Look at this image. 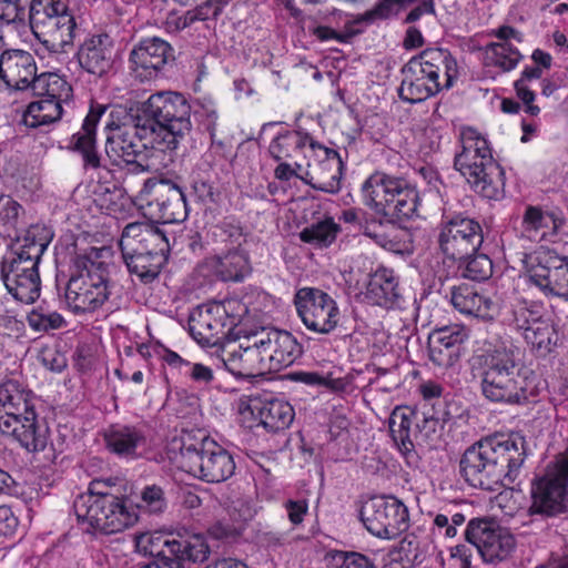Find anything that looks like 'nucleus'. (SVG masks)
<instances>
[{
    "label": "nucleus",
    "mask_w": 568,
    "mask_h": 568,
    "mask_svg": "<svg viewBox=\"0 0 568 568\" xmlns=\"http://www.w3.org/2000/svg\"><path fill=\"white\" fill-rule=\"evenodd\" d=\"M526 456V440L519 434L486 437L465 450L460 474L471 487L495 491L517 481Z\"/></svg>",
    "instance_id": "obj_1"
},
{
    "label": "nucleus",
    "mask_w": 568,
    "mask_h": 568,
    "mask_svg": "<svg viewBox=\"0 0 568 568\" xmlns=\"http://www.w3.org/2000/svg\"><path fill=\"white\" fill-rule=\"evenodd\" d=\"M471 371L480 377V388L486 399L510 405L528 402L519 348L511 341L489 344L475 354Z\"/></svg>",
    "instance_id": "obj_2"
},
{
    "label": "nucleus",
    "mask_w": 568,
    "mask_h": 568,
    "mask_svg": "<svg viewBox=\"0 0 568 568\" xmlns=\"http://www.w3.org/2000/svg\"><path fill=\"white\" fill-rule=\"evenodd\" d=\"M399 97L418 103L453 87L458 75L457 61L444 49H428L412 58L403 68Z\"/></svg>",
    "instance_id": "obj_3"
},
{
    "label": "nucleus",
    "mask_w": 568,
    "mask_h": 568,
    "mask_svg": "<svg viewBox=\"0 0 568 568\" xmlns=\"http://www.w3.org/2000/svg\"><path fill=\"white\" fill-rule=\"evenodd\" d=\"M462 151L455 166L475 192L488 200L499 201L505 195V171L493 158L487 139L473 128L462 131Z\"/></svg>",
    "instance_id": "obj_4"
},
{
    "label": "nucleus",
    "mask_w": 568,
    "mask_h": 568,
    "mask_svg": "<svg viewBox=\"0 0 568 568\" xmlns=\"http://www.w3.org/2000/svg\"><path fill=\"white\" fill-rule=\"evenodd\" d=\"M101 483H91L87 493L73 501L78 523L89 534L120 532L138 521L136 507L126 498L100 489Z\"/></svg>",
    "instance_id": "obj_5"
},
{
    "label": "nucleus",
    "mask_w": 568,
    "mask_h": 568,
    "mask_svg": "<svg viewBox=\"0 0 568 568\" xmlns=\"http://www.w3.org/2000/svg\"><path fill=\"white\" fill-rule=\"evenodd\" d=\"M136 115L153 126L156 140L165 151L175 150L192 128L191 106L178 92L162 91L150 95Z\"/></svg>",
    "instance_id": "obj_6"
},
{
    "label": "nucleus",
    "mask_w": 568,
    "mask_h": 568,
    "mask_svg": "<svg viewBox=\"0 0 568 568\" xmlns=\"http://www.w3.org/2000/svg\"><path fill=\"white\" fill-rule=\"evenodd\" d=\"M275 161L277 165L274 175L277 180L298 179L326 193H335L339 190L344 164L334 149L323 144H311V155L306 160L291 158Z\"/></svg>",
    "instance_id": "obj_7"
},
{
    "label": "nucleus",
    "mask_w": 568,
    "mask_h": 568,
    "mask_svg": "<svg viewBox=\"0 0 568 568\" xmlns=\"http://www.w3.org/2000/svg\"><path fill=\"white\" fill-rule=\"evenodd\" d=\"M363 203L386 222L410 219L417 211L418 192L406 180L381 172L362 185Z\"/></svg>",
    "instance_id": "obj_8"
},
{
    "label": "nucleus",
    "mask_w": 568,
    "mask_h": 568,
    "mask_svg": "<svg viewBox=\"0 0 568 568\" xmlns=\"http://www.w3.org/2000/svg\"><path fill=\"white\" fill-rule=\"evenodd\" d=\"M529 499L527 515L530 524L535 523V516L549 519L568 510V448L531 479Z\"/></svg>",
    "instance_id": "obj_9"
},
{
    "label": "nucleus",
    "mask_w": 568,
    "mask_h": 568,
    "mask_svg": "<svg viewBox=\"0 0 568 568\" xmlns=\"http://www.w3.org/2000/svg\"><path fill=\"white\" fill-rule=\"evenodd\" d=\"M105 130V152L116 165L134 164L136 169L144 171L145 165L140 159L148 149L165 151L156 140L153 126L145 123L141 115H134L121 124L109 122Z\"/></svg>",
    "instance_id": "obj_10"
},
{
    "label": "nucleus",
    "mask_w": 568,
    "mask_h": 568,
    "mask_svg": "<svg viewBox=\"0 0 568 568\" xmlns=\"http://www.w3.org/2000/svg\"><path fill=\"white\" fill-rule=\"evenodd\" d=\"M438 426L439 419L433 414L409 406H396L388 419L392 439L410 466L419 460L416 447L433 443Z\"/></svg>",
    "instance_id": "obj_11"
},
{
    "label": "nucleus",
    "mask_w": 568,
    "mask_h": 568,
    "mask_svg": "<svg viewBox=\"0 0 568 568\" xmlns=\"http://www.w3.org/2000/svg\"><path fill=\"white\" fill-rule=\"evenodd\" d=\"M178 462L185 473L206 483L225 481L235 471L232 454L207 437L197 443H183Z\"/></svg>",
    "instance_id": "obj_12"
},
{
    "label": "nucleus",
    "mask_w": 568,
    "mask_h": 568,
    "mask_svg": "<svg viewBox=\"0 0 568 568\" xmlns=\"http://www.w3.org/2000/svg\"><path fill=\"white\" fill-rule=\"evenodd\" d=\"M30 26L34 36L51 51L62 50L73 41L74 18L61 0H32Z\"/></svg>",
    "instance_id": "obj_13"
},
{
    "label": "nucleus",
    "mask_w": 568,
    "mask_h": 568,
    "mask_svg": "<svg viewBox=\"0 0 568 568\" xmlns=\"http://www.w3.org/2000/svg\"><path fill=\"white\" fill-rule=\"evenodd\" d=\"M133 202L145 217L159 223H178L187 216L183 191L168 180H146Z\"/></svg>",
    "instance_id": "obj_14"
},
{
    "label": "nucleus",
    "mask_w": 568,
    "mask_h": 568,
    "mask_svg": "<svg viewBox=\"0 0 568 568\" xmlns=\"http://www.w3.org/2000/svg\"><path fill=\"white\" fill-rule=\"evenodd\" d=\"M38 100L31 102L23 113L27 126L38 128L59 120L62 115V104L72 94L69 83L57 73H42L32 88Z\"/></svg>",
    "instance_id": "obj_15"
},
{
    "label": "nucleus",
    "mask_w": 568,
    "mask_h": 568,
    "mask_svg": "<svg viewBox=\"0 0 568 568\" xmlns=\"http://www.w3.org/2000/svg\"><path fill=\"white\" fill-rule=\"evenodd\" d=\"M361 520L374 536L394 539L409 528L407 506L393 495L374 496L361 509Z\"/></svg>",
    "instance_id": "obj_16"
},
{
    "label": "nucleus",
    "mask_w": 568,
    "mask_h": 568,
    "mask_svg": "<svg viewBox=\"0 0 568 568\" xmlns=\"http://www.w3.org/2000/svg\"><path fill=\"white\" fill-rule=\"evenodd\" d=\"M37 405H30L28 413L14 412L12 415L0 417V429L11 435L26 450L43 454V465L54 463L57 455L49 442V427L38 418Z\"/></svg>",
    "instance_id": "obj_17"
},
{
    "label": "nucleus",
    "mask_w": 568,
    "mask_h": 568,
    "mask_svg": "<svg viewBox=\"0 0 568 568\" xmlns=\"http://www.w3.org/2000/svg\"><path fill=\"white\" fill-rule=\"evenodd\" d=\"M465 538L476 547L484 562L491 565L507 560L516 547L513 534L489 518L469 520Z\"/></svg>",
    "instance_id": "obj_18"
},
{
    "label": "nucleus",
    "mask_w": 568,
    "mask_h": 568,
    "mask_svg": "<svg viewBox=\"0 0 568 568\" xmlns=\"http://www.w3.org/2000/svg\"><path fill=\"white\" fill-rule=\"evenodd\" d=\"M439 248L449 267L474 255L483 243L480 224L469 217L455 216L445 222L439 232Z\"/></svg>",
    "instance_id": "obj_19"
},
{
    "label": "nucleus",
    "mask_w": 568,
    "mask_h": 568,
    "mask_svg": "<svg viewBox=\"0 0 568 568\" xmlns=\"http://www.w3.org/2000/svg\"><path fill=\"white\" fill-rule=\"evenodd\" d=\"M294 305L305 327L317 334H329L339 321L335 300L315 286H303L294 296Z\"/></svg>",
    "instance_id": "obj_20"
},
{
    "label": "nucleus",
    "mask_w": 568,
    "mask_h": 568,
    "mask_svg": "<svg viewBox=\"0 0 568 568\" xmlns=\"http://www.w3.org/2000/svg\"><path fill=\"white\" fill-rule=\"evenodd\" d=\"M165 549L159 550L152 564L156 568H195L209 560L211 549L206 538L201 534H193L180 539L166 538L163 540Z\"/></svg>",
    "instance_id": "obj_21"
},
{
    "label": "nucleus",
    "mask_w": 568,
    "mask_h": 568,
    "mask_svg": "<svg viewBox=\"0 0 568 568\" xmlns=\"http://www.w3.org/2000/svg\"><path fill=\"white\" fill-rule=\"evenodd\" d=\"M115 270L112 247H91L72 263L68 284H111Z\"/></svg>",
    "instance_id": "obj_22"
},
{
    "label": "nucleus",
    "mask_w": 568,
    "mask_h": 568,
    "mask_svg": "<svg viewBox=\"0 0 568 568\" xmlns=\"http://www.w3.org/2000/svg\"><path fill=\"white\" fill-rule=\"evenodd\" d=\"M467 339L466 327L458 324L434 329L428 337L429 359L438 367H454L464 353Z\"/></svg>",
    "instance_id": "obj_23"
},
{
    "label": "nucleus",
    "mask_w": 568,
    "mask_h": 568,
    "mask_svg": "<svg viewBox=\"0 0 568 568\" xmlns=\"http://www.w3.org/2000/svg\"><path fill=\"white\" fill-rule=\"evenodd\" d=\"M523 278L530 284H568V258L550 250L535 251L524 260Z\"/></svg>",
    "instance_id": "obj_24"
},
{
    "label": "nucleus",
    "mask_w": 568,
    "mask_h": 568,
    "mask_svg": "<svg viewBox=\"0 0 568 568\" xmlns=\"http://www.w3.org/2000/svg\"><path fill=\"white\" fill-rule=\"evenodd\" d=\"M172 58L171 45L160 38L143 39L130 53V69L141 81L155 78Z\"/></svg>",
    "instance_id": "obj_25"
},
{
    "label": "nucleus",
    "mask_w": 568,
    "mask_h": 568,
    "mask_svg": "<svg viewBox=\"0 0 568 568\" xmlns=\"http://www.w3.org/2000/svg\"><path fill=\"white\" fill-rule=\"evenodd\" d=\"M105 447L121 458H140L149 446L148 429L142 424H112L103 434Z\"/></svg>",
    "instance_id": "obj_26"
},
{
    "label": "nucleus",
    "mask_w": 568,
    "mask_h": 568,
    "mask_svg": "<svg viewBox=\"0 0 568 568\" xmlns=\"http://www.w3.org/2000/svg\"><path fill=\"white\" fill-rule=\"evenodd\" d=\"M120 248L123 258H131L140 252L168 253L169 241L159 226L148 222H134L124 227Z\"/></svg>",
    "instance_id": "obj_27"
},
{
    "label": "nucleus",
    "mask_w": 568,
    "mask_h": 568,
    "mask_svg": "<svg viewBox=\"0 0 568 568\" xmlns=\"http://www.w3.org/2000/svg\"><path fill=\"white\" fill-rule=\"evenodd\" d=\"M104 111L105 108L102 105L91 108L79 131L73 133L68 142V149L81 156L85 171L102 169V158L97 145V128Z\"/></svg>",
    "instance_id": "obj_28"
},
{
    "label": "nucleus",
    "mask_w": 568,
    "mask_h": 568,
    "mask_svg": "<svg viewBox=\"0 0 568 568\" xmlns=\"http://www.w3.org/2000/svg\"><path fill=\"white\" fill-rule=\"evenodd\" d=\"M562 225V219L555 213L529 205L523 215L520 234L523 239L539 243L538 251L547 250L548 244H555L561 240L560 229Z\"/></svg>",
    "instance_id": "obj_29"
},
{
    "label": "nucleus",
    "mask_w": 568,
    "mask_h": 568,
    "mask_svg": "<svg viewBox=\"0 0 568 568\" xmlns=\"http://www.w3.org/2000/svg\"><path fill=\"white\" fill-rule=\"evenodd\" d=\"M0 78L10 89L34 88L38 80L33 55L24 50H7L0 54Z\"/></svg>",
    "instance_id": "obj_30"
},
{
    "label": "nucleus",
    "mask_w": 568,
    "mask_h": 568,
    "mask_svg": "<svg viewBox=\"0 0 568 568\" xmlns=\"http://www.w3.org/2000/svg\"><path fill=\"white\" fill-rule=\"evenodd\" d=\"M364 30L359 14L346 13L338 9L327 10L322 23L313 29V34L321 41L347 43Z\"/></svg>",
    "instance_id": "obj_31"
},
{
    "label": "nucleus",
    "mask_w": 568,
    "mask_h": 568,
    "mask_svg": "<svg viewBox=\"0 0 568 568\" xmlns=\"http://www.w3.org/2000/svg\"><path fill=\"white\" fill-rule=\"evenodd\" d=\"M192 337L201 345H216L227 341V329L221 315V307L200 306L189 317Z\"/></svg>",
    "instance_id": "obj_32"
},
{
    "label": "nucleus",
    "mask_w": 568,
    "mask_h": 568,
    "mask_svg": "<svg viewBox=\"0 0 568 568\" xmlns=\"http://www.w3.org/2000/svg\"><path fill=\"white\" fill-rule=\"evenodd\" d=\"M349 298L386 310H404L415 300L403 286H347Z\"/></svg>",
    "instance_id": "obj_33"
},
{
    "label": "nucleus",
    "mask_w": 568,
    "mask_h": 568,
    "mask_svg": "<svg viewBox=\"0 0 568 568\" xmlns=\"http://www.w3.org/2000/svg\"><path fill=\"white\" fill-rule=\"evenodd\" d=\"M234 271L221 268V256H207L201 261L193 271V278L199 282H241L251 273L248 260L245 254H235L229 262Z\"/></svg>",
    "instance_id": "obj_34"
},
{
    "label": "nucleus",
    "mask_w": 568,
    "mask_h": 568,
    "mask_svg": "<svg viewBox=\"0 0 568 568\" xmlns=\"http://www.w3.org/2000/svg\"><path fill=\"white\" fill-rule=\"evenodd\" d=\"M271 372L292 365L303 354L297 339L286 331L263 328Z\"/></svg>",
    "instance_id": "obj_35"
},
{
    "label": "nucleus",
    "mask_w": 568,
    "mask_h": 568,
    "mask_svg": "<svg viewBox=\"0 0 568 568\" xmlns=\"http://www.w3.org/2000/svg\"><path fill=\"white\" fill-rule=\"evenodd\" d=\"M499 295L500 291L490 296L476 290V286H453L452 303L462 313L493 317L500 312Z\"/></svg>",
    "instance_id": "obj_36"
},
{
    "label": "nucleus",
    "mask_w": 568,
    "mask_h": 568,
    "mask_svg": "<svg viewBox=\"0 0 568 568\" xmlns=\"http://www.w3.org/2000/svg\"><path fill=\"white\" fill-rule=\"evenodd\" d=\"M498 302L500 311L505 310L513 316V323L519 331H525L534 326L537 321H541V307L521 296L519 290L515 286H501Z\"/></svg>",
    "instance_id": "obj_37"
},
{
    "label": "nucleus",
    "mask_w": 568,
    "mask_h": 568,
    "mask_svg": "<svg viewBox=\"0 0 568 568\" xmlns=\"http://www.w3.org/2000/svg\"><path fill=\"white\" fill-rule=\"evenodd\" d=\"M112 40L108 34L87 38L78 50L80 65L89 73L102 75L112 63Z\"/></svg>",
    "instance_id": "obj_38"
},
{
    "label": "nucleus",
    "mask_w": 568,
    "mask_h": 568,
    "mask_svg": "<svg viewBox=\"0 0 568 568\" xmlns=\"http://www.w3.org/2000/svg\"><path fill=\"white\" fill-rule=\"evenodd\" d=\"M241 333H243L242 327L227 328V341L221 345L220 357L226 371L235 378L251 381L256 375L244 355V349L240 348Z\"/></svg>",
    "instance_id": "obj_39"
},
{
    "label": "nucleus",
    "mask_w": 568,
    "mask_h": 568,
    "mask_svg": "<svg viewBox=\"0 0 568 568\" xmlns=\"http://www.w3.org/2000/svg\"><path fill=\"white\" fill-rule=\"evenodd\" d=\"M311 144H320L306 132L285 131L277 134L271 142L268 151L274 160H290L311 155Z\"/></svg>",
    "instance_id": "obj_40"
},
{
    "label": "nucleus",
    "mask_w": 568,
    "mask_h": 568,
    "mask_svg": "<svg viewBox=\"0 0 568 568\" xmlns=\"http://www.w3.org/2000/svg\"><path fill=\"white\" fill-rule=\"evenodd\" d=\"M40 258L14 253L11 260L0 265V281L3 284L12 281L14 284H40L38 264Z\"/></svg>",
    "instance_id": "obj_41"
},
{
    "label": "nucleus",
    "mask_w": 568,
    "mask_h": 568,
    "mask_svg": "<svg viewBox=\"0 0 568 568\" xmlns=\"http://www.w3.org/2000/svg\"><path fill=\"white\" fill-rule=\"evenodd\" d=\"M63 290L65 303L75 313L93 312L108 298V286H57Z\"/></svg>",
    "instance_id": "obj_42"
},
{
    "label": "nucleus",
    "mask_w": 568,
    "mask_h": 568,
    "mask_svg": "<svg viewBox=\"0 0 568 568\" xmlns=\"http://www.w3.org/2000/svg\"><path fill=\"white\" fill-rule=\"evenodd\" d=\"M37 396L16 381L0 384V417L14 412L28 413L30 405H37Z\"/></svg>",
    "instance_id": "obj_43"
},
{
    "label": "nucleus",
    "mask_w": 568,
    "mask_h": 568,
    "mask_svg": "<svg viewBox=\"0 0 568 568\" xmlns=\"http://www.w3.org/2000/svg\"><path fill=\"white\" fill-rule=\"evenodd\" d=\"M292 405L280 398H271L261 404L258 408L260 422L265 429L277 433L290 427L294 420Z\"/></svg>",
    "instance_id": "obj_44"
},
{
    "label": "nucleus",
    "mask_w": 568,
    "mask_h": 568,
    "mask_svg": "<svg viewBox=\"0 0 568 568\" xmlns=\"http://www.w3.org/2000/svg\"><path fill=\"white\" fill-rule=\"evenodd\" d=\"M264 336L263 328L255 332H246L243 329L239 339L240 348L244 349V355L248 359L256 376L271 373Z\"/></svg>",
    "instance_id": "obj_45"
},
{
    "label": "nucleus",
    "mask_w": 568,
    "mask_h": 568,
    "mask_svg": "<svg viewBox=\"0 0 568 568\" xmlns=\"http://www.w3.org/2000/svg\"><path fill=\"white\" fill-rule=\"evenodd\" d=\"M53 234L43 224H33L23 234L16 235L14 253H23L36 258H41Z\"/></svg>",
    "instance_id": "obj_46"
},
{
    "label": "nucleus",
    "mask_w": 568,
    "mask_h": 568,
    "mask_svg": "<svg viewBox=\"0 0 568 568\" xmlns=\"http://www.w3.org/2000/svg\"><path fill=\"white\" fill-rule=\"evenodd\" d=\"M523 55L519 50L508 42H493L487 44L481 54L485 67L495 68L501 72L514 70Z\"/></svg>",
    "instance_id": "obj_47"
},
{
    "label": "nucleus",
    "mask_w": 568,
    "mask_h": 568,
    "mask_svg": "<svg viewBox=\"0 0 568 568\" xmlns=\"http://www.w3.org/2000/svg\"><path fill=\"white\" fill-rule=\"evenodd\" d=\"M524 338L538 356H546L557 345L558 333L549 318L537 321L523 332Z\"/></svg>",
    "instance_id": "obj_48"
},
{
    "label": "nucleus",
    "mask_w": 568,
    "mask_h": 568,
    "mask_svg": "<svg viewBox=\"0 0 568 568\" xmlns=\"http://www.w3.org/2000/svg\"><path fill=\"white\" fill-rule=\"evenodd\" d=\"M339 231V224L335 222L334 217L324 215L305 226L300 233V239L316 247H327L336 240Z\"/></svg>",
    "instance_id": "obj_49"
},
{
    "label": "nucleus",
    "mask_w": 568,
    "mask_h": 568,
    "mask_svg": "<svg viewBox=\"0 0 568 568\" xmlns=\"http://www.w3.org/2000/svg\"><path fill=\"white\" fill-rule=\"evenodd\" d=\"M165 254L140 252L131 256L132 263H130L129 258H123V261L130 274L136 275L142 281H152L159 274L160 266L165 260Z\"/></svg>",
    "instance_id": "obj_50"
},
{
    "label": "nucleus",
    "mask_w": 568,
    "mask_h": 568,
    "mask_svg": "<svg viewBox=\"0 0 568 568\" xmlns=\"http://www.w3.org/2000/svg\"><path fill=\"white\" fill-rule=\"evenodd\" d=\"M136 507V515L139 511H144L150 515H159L168 508V499L164 489L156 484L146 485L140 493V500L133 504Z\"/></svg>",
    "instance_id": "obj_51"
},
{
    "label": "nucleus",
    "mask_w": 568,
    "mask_h": 568,
    "mask_svg": "<svg viewBox=\"0 0 568 568\" xmlns=\"http://www.w3.org/2000/svg\"><path fill=\"white\" fill-rule=\"evenodd\" d=\"M542 69L540 67H527L521 73V78L515 82V90L517 97L524 103V111L529 115H537L540 112L539 106L532 104L535 100V93L529 88L528 82L537 80L541 77Z\"/></svg>",
    "instance_id": "obj_52"
},
{
    "label": "nucleus",
    "mask_w": 568,
    "mask_h": 568,
    "mask_svg": "<svg viewBox=\"0 0 568 568\" xmlns=\"http://www.w3.org/2000/svg\"><path fill=\"white\" fill-rule=\"evenodd\" d=\"M22 206L10 196H1L0 199V232H3L7 236L16 234L18 220Z\"/></svg>",
    "instance_id": "obj_53"
},
{
    "label": "nucleus",
    "mask_w": 568,
    "mask_h": 568,
    "mask_svg": "<svg viewBox=\"0 0 568 568\" xmlns=\"http://www.w3.org/2000/svg\"><path fill=\"white\" fill-rule=\"evenodd\" d=\"M493 273V263L487 255H476L462 268V276L474 282H484Z\"/></svg>",
    "instance_id": "obj_54"
},
{
    "label": "nucleus",
    "mask_w": 568,
    "mask_h": 568,
    "mask_svg": "<svg viewBox=\"0 0 568 568\" xmlns=\"http://www.w3.org/2000/svg\"><path fill=\"white\" fill-rule=\"evenodd\" d=\"M28 324L36 332L59 329L65 325L64 318L57 312L42 313L33 310L28 314Z\"/></svg>",
    "instance_id": "obj_55"
},
{
    "label": "nucleus",
    "mask_w": 568,
    "mask_h": 568,
    "mask_svg": "<svg viewBox=\"0 0 568 568\" xmlns=\"http://www.w3.org/2000/svg\"><path fill=\"white\" fill-rule=\"evenodd\" d=\"M397 6H405V0H383L378 2L373 9L359 14L362 18L363 27L379 19H386L395 13Z\"/></svg>",
    "instance_id": "obj_56"
},
{
    "label": "nucleus",
    "mask_w": 568,
    "mask_h": 568,
    "mask_svg": "<svg viewBox=\"0 0 568 568\" xmlns=\"http://www.w3.org/2000/svg\"><path fill=\"white\" fill-rule=\"evenodd\" d=\"M184 375L199 386H207L214 381L213 369L202 363L190 362Z\"/></svg>",
    "instance_id": "obj_57"
},
{
    "label": "nucleus",
    "mask_w": 568,
    "mask_h": 568,
    "mask_svg": "<svg viewBox=\"0 0 568 568\" xmlns=\"http://www.w3.org/2000/svg\"><path fill=\"white\" fill-rule=\"evenodd\" d=\"M194 115L206 126L207 130L214 129L217 120V112L215 104L210 99L199 100L195 109Z\"/></svg>",
    "instance_id": "obj_58"
},
{
    "label": "nucleus",
    "mask_w": 568,
    "mask_h": 568,
    "mask_svg": "<svg viewBox=\"0 0 568 568\" xmlns=\"http://www.w3.org/2000/svg\"><path fill=\"white\" fill-rule=\"evenodd\" d=\"M338 568H377L373 559L359 552H341Z\"/></svg>",
    "instance_id": "obj_59"
},
{
    "label": "nucleus",
    "mask_w": 568,
    "mask_h": 568,
    "mask_svg": "<svg viewBox=\"0 0 568 568\" xmlns=\"http://www.w3.org/2000/svg\"><path fill=\"white\" fill-rule=\"evenodd\" d=\"M214 307H221V315L225 314L231 318L230 327H240L235 321H239L247 313V306L236 298H225L221 304L214 305Z\"/></svg>",
    "instance_id": "obj_60"
},
{
    "label": "nucleus",
    "mask_w": 568,
    "mask_h": 568,
    "mask_svg": "<svg viewBox=\"0 0 568 568\" xmlns=\"http://www.w3.org/2000/svg\"><path fill=\"white\" fill-rule=\"evenodd\" d=\"M39 358L43 366L54 372H61L67 365L65 357L57 349L49 347L40 352Z\"/></svg>",
    "instance_id": "obj_61"
},
{
    "label": "nucleus",
    "mask_w": 568,
    "mask_h": 568,
    "mask_svg": "<svg viewBox=\"0 0 568 568\" xmlns=\"http://www.w3.org/2000/svg\"><path fill=\"white\" fill-rule=\"evenodd\" d=\"M14 300L22 304H32L40 297L41 286H6Z\"/></svg>",
    "instance_id": "obj_62"
},
{
    "label": "nucleus",
    "mask_w": 568,
    "mask_h": 568,
    "mask_svg": "<svg viewBox=\"0 0 568 568\" xmlns=\"http://www.w3.org/2000/svg\"><path fill=\"white\" fill-rule=\"evenodd\" d=\"M284 507L287 511L290 521L297 526L303 523L305 515L308 510V504L305 499L293 500L288 499Z\"/></svg>",
    "instance_id": "obj_63"
},
{
    "label": "nucleus",
    "mask_w": 568,
    "mask_h": 568,
    "mask_svg": "<svg viewBox=\"0 0 568 568\" xmlns=\"http://www.w3.org/2000/svg\"><path fill=\"white\" fill-rule=\"evenodd\" d=\"M18 527V518L9 506H0V536L11 535Z\"/></svg>",
    "instance_id": "obj_64"
}]
</instances>
